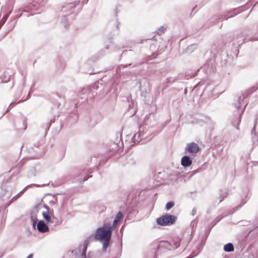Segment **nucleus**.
Segmentation results:
<instances>
[{
	"label": "nucleus",
	"instance_id": "obj_3",
	"mask_svg": "<svg viewBox=\"0 0 258 258\" xmlns=\"http://www.w3.org/2000/svg\"><path fill=\"white\" fill-rule=\"evenodd\" d=\"M186 150L191 153H197L199 152L200 148L198 144L192 142L187 145Z\"/></svg>",
	"mask_w": 258,
	"mask_h": 258
},
{
	"label": "nucleus",
	"instance_id": "obj_12",
	"mask_svg": "<svg viewBox=\"0 0 258 258\" xmlns=\"http://www.w3.org/2000/svg\"><path fill=\"white\" fill-rule=\"evenodd\" d=\"M174 205V202H169L166 205V209L168 210L173 207Z\"/></svg>",
	"mask_w": 258,
	"mask_h": 258
},
{
	"label": "nucleus",
	"instance_id": "obj_14",
	"mask_svg": "<svg viewBox=\"0 0 258 258\" xmlns=\"http://www.w3.org/2000/svg\"><path fill=\"white\" fill-rule=\"evenodd\" d=\"M32 257H33V254H30L28 256V257L27 258H32Z\"/></svg>",
	"mask_w": 258,
	"mask_h": 258
},
{
	"label": "nucleus",
	"instance_id": "obj_1",
	"mask_svg": "<svg viewBox=\"0 0 258 258\" xmlns=\"http://www.w3.org/2000/svg\"><path fill=\"white\" fill-rule=\"evenodd\" d=\"M112 227L109 223H106L96 230L94 238L102 242L103 247L106 249L111 238Z\"/></svg>",
	"mask_w": 258,
	"mask_h": 258
},
{
	"label": "nucleus",
	"instance_id": "obj_11",
	"mask_svg": "<svg viewBox=\"0 0 258 258\" xmlns=\"http://www.w3.org/2000/svg\"><path fill=\"white\" fill-rule=\"evenodd\" d=\"M87 245H88L87 242L86 241H85L83 244L84 249H83V250L82 253V256L83 258L86 257V249H87Z\"/></svg>",
	"mask_w": 258,
	"mask_h": 258
},
{
	"label": "nucleus",
	"instance_id": "obj_8",
	"mask_svg": "<svg viewBox=\"0 0 258 258\" xmlns=\"http://www.w3.org/2000/svg\"><path fill=\"white\" fill-rule=\"evenodd\" d=\"M42 215L43 218L46 220L48 223H52L53 222L52 219H54V217H51L48 213V211L43 212L42 213Z\"/></svg>",
	"mask_w": 258,
	"mask_h": 258
},
{
	"label": "nucleus",
	"instance_id": "obj_9",
	"mask_svg": "<svg viewBox=\"0 0 258 258\" xmlns=\"http://www.w3.org/2000/svg\"><path fill=\"white\" fill-rule=\"evenodd\" d=\"M224 250L227 252L233 251L234 250L233 245L230 243H227L224 245Z\"/></svg>",
	"mask_w": 258,
	"mask_h": 258
},
{
	"label": "nucleus",
	"instance_id": "obj_13",
	"mask_svg": "<svg viewBox=\"0 0 258 258\" xmlns=\"http://www.w3.org/2000/svg\"><path fill=\"white\" fill-rule=\"evenodd\" d=\"M173 243L174 245V247L177 248L180 245L179 240L178 239H174L173 240Z\"/></svg>",
	"mask_w": 258,
	"mask_h": 258
},
{
	"label": "nucleus",
	"instance_id": "obj_2",
	"mask_svg": "<svg viewBox=\"0 0 258 258\" xmlns=\"http://www.w3.org/2000/svg\"><path fill=\"white\" fill-rule=\"evenodd\" d=\"M176 219L174 216L166 214L157 218L156 222L161 226H170L175 223Z\"/></svg>",
	"mask_w": 258,
	"mask_h": 258
},
{
	"label": "nucleus",
	"instance_id": "obj_5",
	"mask_svg": "<svg viewBox=\"0 0 258 258\" xmlns=\"http://www.w3.org/2000/svg\"><path fill=\"white\" fill-rule=\"evenodd\" d=\"M181 163L184 167H188L191 164L192 161L189 157L184 156L181 159Z\"/></svg>",
	"mask_w": 258,
	"mask_h": 258
},
{
	"label": "nucleus",
	"instance_id": "obj_4",
	"mask_svg": "<svg viewBox=\"0 0 258 258\" xmlns=\"http://www.w3.org/2000/svg\"><path fill=\"white\" fill-rule=\"evenodd\" d=\"M37 229L41 232H46L48 231V227L43 221H39L37 224Z\"/></svg>",
	"mask_w": 258,
	"mask_h": 258
},
{
	"label": "nucleus",
	"instance_id": "obj_6",
	"mask_svg": "<svg viewBox=\"0 0 258 258\" xmlns=\"http://www.w3.org/2000/svg\"><path fill=\"white\" fill-rule=\"evenodd\" d=\"M163 248L170 250L171 249L170 243L166 241L160 242L158 245V248L159 249L162 250Z\"/></svg>",
	"mask_w": 258,
	"mask_h": 258
},
{
	"label": "nucleus",
	"instance_id": "obj_7",
	"mask_svg": "<svg viewBox=\"0 0 258 258\" xmlns=\"http://www.w3.org/2000/svg\"><path fill=\"white\" fill-rule=\"evenodd\" d=\"M122 218H123V215H122V213L121 212H119L117 214V215L115 218V219L113 221V225L111 226V227H112V229L115 228L116 227L118 222L120 220H121L122 219Z\"/></svg>",
	"mask_w": 258,
	"mask_h": 258
},
{
	"label": "nucleus",
	"instance_id": "obj_10",
	"mask_svg": "<svg viewBox=\"0 0 258 258\" xmlns=\"http://www.w3.org/2000/svg\"><path fill=\"white\" fill-rule=\"evenodd\" d=\"M87 245H88L87 242L86 241H85L83 244L84 249H83V250L82 253V256L83 258L86 257V249H87Z\"/></svg>",
	"mask_w": 258,
	"mask_h": 258
}]
</instances>
